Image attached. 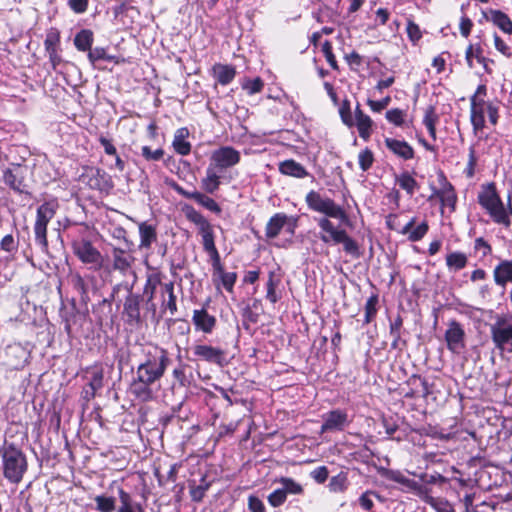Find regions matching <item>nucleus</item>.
Masks as SVG:
<instances>
[{
    "label": "nucleus",
    "instance_id": "f257e3e1",
    "mask_svg": "<svg viewBox=\"0 0 512 512\" xmlns=\"http://www.w3.org/2000/svg\"><path fill=\"white\" fill-rule=\"evenodd\" d=\"M144 359L136 370V376L142 383H152L159 381L170 362L168 353L165 349L148 345L143 349Z\"/></svg>",
    "mask_w": 512,
    "mask_h": 512
},
{
    "label": "nucleus",
    "instance_id": "f03ea898",
    "mask_svg": "<svg viewBox=\"0 0 512 512\" xmlns=\"http://www.w3.org/2000/svg\"><path fill=\"white\" fill-rule=\"evenodd\" d=\"M478 203L487 211L495 223L505 227L510 226L512 207L511 205L507 208L504 206L494 182L482 185L481 191L478 194Z\"/></svg>",
    "mask_w": 512,
    "mask_h": 512
},
{
    "label": "nucleus",
    "instance_id": "7ed1b4c3",
    "mask_svg": "<svg viewBox=\"0 0 512 512\" xmlns=\"http://www.w3.org/2000/svg\"><path fill=\"white\" fill-rule=\"evenodd\" d=\"M0 455L4 477L13 484L20 483L28 468L24 453L14 444H10L0 451Z\"/></svg>",
    "mask_w": 512,
    "mask_h": 512
},
{
    "label": "nucleus",
    "instance_id": "20e7f679",
    "mask_svg": "<svg viewBox=\"0 0 512 512\" xmlns=\"http://www.w3.org/2000/svg\"><path fill=\"white\" fill-rule=\"evenodd\" d=\"M308 208L312 211L324 214L326 217L339 220L341 223L349 221L346 211L333 199L322 196L319 192L311 190L305 197Z\"/></svg>",
    "mask_w": 512,
    "mask_h": 512
},
{
    "label": "nucleus",
    "instance_id": "39448f33",
    "mask_svg": "<svg viewBox=\"0 0 512 512\" xmlns=\"http://www.w3.org/2000/svg\"><path fill=\"white\" fill-rule=\"evenodd\" d=\"M491 339L501 352H512V316H499L490 325Z\"/></svg>",
    "mask_w": 512,
    "mask_h": 512
},
{
    "label": "nucleus",
    "instance_id": "423d86ee",
    "mask_svg": "<svg viewBox=\"0 0 512 512\" xmlns=\"http://www.w3.org/2000/svg\"><path fill=\"white\" fill-rule=\"evenodd\" d=\"M187 218L198 227L205 252L216 249L214 231L209 221L200 212L194 209L187 212Z\"/></svg>",
    "mask_w": 512,
    "mask_h": 512
},
{
    "label": "nucleus",
    "instance_id": "0eeeda50",
    "mask_svg": "<svg viewBox=\"0 0 512 512\" xmlns=\"http://www.w3.org/2000/svg\"><path fill=\"white\" fill-rule=\"evenodd\" d=\"M240 152L231 146H222L211 154L210 164L219 171L226 170L240 162Z\"/></svg>",
    "mask_w": 512,
    "mask_h": 512
},
{
    "label": "nucleus",
    "instance_id": "6e6552de",
    "mask_svg": "<svg viewBox=\"0 0 512 512\" xmlns=\"http://www.w3.org/2000/svg\"><path fill=\"white\" fill-rule=\"evenodd\" d=\"M74 254L85 264L102 267V255L88 240H79L72 243Z\"/></svg>",
    "mask_w": 512,
    "mask_h": 512
},
{
    "label": "nucleus",
    "instance_id": "1a4fd4ad",
    "mask_svg": "<svg viewBox=\"0 0 512 512\" xmlns=\"http://www.w3.org/2000/svg\"><path fill=\"white\" fill-rule=\"evenodd\" d=\"M107 259L111 264V270L119 271L123 276L134 274L132 265L135 261L134 256L121 248L113 247Z\"/></svg>",
    "mask_w": 512,
    "mask_h": 512
},
{
    "label": "nucleus",
    "instance_id": "9d476101",
    "mask_svg": "<svg viewBox=\"0 0 512 512\" xmlns=\"http://www.w3.org/2000/svg\"><path fill=\"white\" fill-rule=\"evenodd\" d=\"M54 216V210L48 204H42L37 209L34 226L35 239L44 248H47V225Z\"/></svg>",
    "mask_w": 512,
    "mask_h": 512
},
{
    "label": "nucleus",
    "instance_id": "9b49d317",
    "mask_svg": "<svg viewBox=\"0 0 512 512\" xmlns=\"http://www.w3.org/2000/svg\"><path fill=\"white\" fill-rule=\"evenodd\" d=\"M464 338L465 332L461 324L455 320L450 321L445 332L447 348L453 353H461L465 347Z\"/></svg>",
    "mask_w": 512,
    "mask_h": 512
},
{
    "label": "nucleus",
    "instance_id": "f8f14e48",
    "mask_svg": "<svg viewBox=\"0 0 512 512\" xmlns=\"http://www.w3.org/2000/svg\"><path fill=\"white\" fill-rule=\"evenodd\" d=\"M193 354L202 361L216 364L220 367L225 364V352L221 348L206 344H197L193 347Z\"/></svg>",
    "mask_w": 512,
    "mask_h": 512
},
{
    "label": "nucleus",
    "instance_id": "ddd939ff",
    "mask_svg": "<svg viewBox=\"0 0 512 512\" xmlns=\"http://www.w3.org/2000/svg\"><path fill=\"white\" fill-rule=\"evenodd\" d=\"M330 217H320L316 222L320 228L319 238L325 244H338L339 238L346 232L344 229L337 228Z\"/></svg>",
    "mask_w": 512,
    "mask_h": 512
},
{
    "label": "nucleus",
    "instance_id": "4468645a",
    "mask_svg": "<svg viewBox=\"0 0 512 512\" xmlns=\"http://www.w3.org/2000/svg\"><path fill=\"white\" fill-rule=\"evenodd\" d=\"M323 424L321 433L328 431H342L348 424V415L346 412L336 409L323 415Z\"/></svg>",
    "mask_w": 512,
    "mask_h": 512
},
{
    "label": "nucleus",
    "instance_id": "2eb2a0df",
    "mask_svg": "<svg viewBox=\"0 0 512 512\" xmlns=\"http://www.w3.org/2000/svg\"><path fill=\"white\" fill-rule=\"evenodd\" d=\"M85 177L88 178V185L92 189L108 192L113 188L111 177L102 169L89 168Z\"/></svg>",
    "mask_w": 512,
    "mask_h": 512
},
{
    "label": "nucleus",
    "instance_id": "dca6fc26",
    "mask_svg": "<svg viewBox=\"0 0 512 512\" xmlns=\"http://www.w3.org/2000/svg\"><path fill=\"white\" fill-rule=\"evenodd\" d=\"M487 104L485 100L476 102L475 98H470V119L475 131H481L485 127Z\"/></svg>",
    "mask_w": 512,
    "mask_h": 512
},
{
    "label": "nucleus",
    "instance_id": "f3484780",
    "mask_svg": "<svg viewBox=\"0 0 512 512\" xmlns=\"http://www.w3.org/2000/svg\"><path fill=\"white\" fill-rule=\"evenodd\" d=\"M384 142L387 149L397 157L403 160H410L414 157V149L406 141L387 137Z\"/></svg>",
    "mask_w": 512,
    "mask_h": 512
},
{
    "label": "nucleus",
    "instance_id": "a211bd4d",
    "mask_svg": "<svg viewBox=\"0 0 512 512\" xmlns=\"http://www.w3.org/2000/svg\"><path fill=\"white\" fill-rule=\"evenodd\" d=\"M192 321L197 330L206 334L211 333L216 326V318L205 309L194 310Z\"/></svg>",
    "mask_w": 512,
    "mask_h": 512
},
{
    "label": "nucleus",
    "instance_id": "6ab92c4d",
    "mask_svg": "<svg viewBox=\"0 0 512 512\" xmlns=\"http://www.w3.org/2000/svg\"><path fill=\"white\" fill-rule=\"evenodd\" d=\"M433 197L439 198L442 207H448L451 211L455 210L457 196L453 186L450 183L445 182L440 189L434 190L429 200H431Z\"/></svg>",
    "mask_w": 512,
    "mask_h": 512
},
{
    "label": "nucleus",
    "instance_id": "aec40b11",
    "mask_svg": "<svg viewBox=\"0 0 512 512\" xmlns=\"http://www.w3.org/2000/svg\"><path fill=\"white\" fill-rule=\"evenodd\" d=\"M139 230V249H150L152 244L157 241V230L152 224L146 221L138 223Z\"/></svg>",
    "mask_w": 512,
    "mask_h": 512
},
{
    "label": "nucleus",
    "instance_id": "412c9836",
    "mask_svg": "<svg viewBox=\"0 0 512 512\" xmlns=\"http://www.w3.org/2000/svg\"><path fill=\"white\" fill-rule=\"evenodd\" d=\"M141 298L137 294L130 293L124 303V314L128 323H139Z\"/></svg>",
    "mask_w": 512,
    "mask_h": 512
},
{
    "label": "nucleus",
    "instance_id": "4be33fe9",
    "mask_svg": "<svg viewBox=\"0 0 512 512\" xmlns=\"http://www.w3.org/2000/svg\"><path fill=\"white\" fill-rule=\"evenodd\" d=\"M221 171L216 169V167L208 165L206 169V175L201 180V188L209 194H213L219 189L221 184Z\"/></svg>",
    "mask_w": 512,
    "mask_h": 512
},
{
    "label": "nucleus",
    "instance_id": "5701e85b",
    "mask_svg": "<svg viewBox=\"0 0 512 512\" xmlns=\"http://www.w3.org/2000/svg\"><path fill=\"white\" fill-rule=\"evenodd\" d=\"M119 505L116 512H145L144 507L133 500L130 493L122 488L118 489Z\"/></svg>",
    "mask_w": 512,
    "mask_h": 512
},
{
    "label": "nucleus",
    "instance_id": "b1692460",
    "mask_svg": "<svg viewBox=\"0 0 512 512\" xmlns=\"http://www.w3.org/2000/svg\"><path fill=\"white\" fill-rule=\"evenodd\" d=\"M354 124L357 126L359 136L364 140H368L372 133L373 122L371 118L364 114V112L360 109L359 104L355 109Z\"/></svg>",
    "mask_w": 512,
    "mask_h": 512
},
{
    "label": "nucleus",
    "instance_id": "393cba45",
    "mask_svg": "<svg viewBox=\"0 0 512 512\" xmlns=\"http://www.w3.org/2000/svg\"><path fill=\"white\" fill-rule=\"evenodd\" d=\"M288 217L285 213H276L266 224L265 235L268 239L276 238L285 226Z\"/></svg>",
    "mask_w": 512,
    "mask_h": 512
},
{
    "label": "nucleus",
    "instance_id": "a878e982",
    "mask_svg": "<svg viewBox=\"0 0 512 512\" xmlns=\"http://www.w3.org/2000/svg\"><path fill=\"white\" fill-rule=\"evenodd\" d=\"M189 136V131L187 128L182 127L176 130L174 139H173V148L174 150L182 155H188L191 151V144L186 141V138Z\"/></svg>",
    "mask_w": 512,
    "mask_h": 512
},
{
    "label": "nucleus",
    "instance_id": "bb28decb",
    "mask_svg": "<svg viewBox=\"0 0 512 512\" xmlns=\"http://www.w3.org/2000/svg\"><path fill=\"white\" fill-rule=\"evenodd\" d=\"M489 18L495 26H497L504 33L512 34V20L510 17L501 10L492 9L489 11Z\"/></svg>",
    "mask_w": 512,
    "mask_h": 512
},
{
    "label": "nucleus",
    "instance_id": "cd10ccee",
    "mask_svg": "<svg viewBox=\"0 0 512 512\" xmlns=\"http://www.w3.org/2000/svg\"><path fill=\"white\" fill-rule=\"evenodd\" d=\"M213 73L221 85H227L234 79L236 71L233 66L216 64L213 67Z\"/></svg>",
    "mask_w": 512,
    "mask_h": 512
},
{
    "label": "nucleus",
    "instance_id": "c85d7f7f",
    "mask_svg": "<svg viewBox=\"0 0 512 512\" xmlns=\"http://www.w3.org/2000/svg\"><path fill=\"white\" fill-rule=\"evenodd\" d=\"M279 170L284 175L297 178H303L308 174L306 169L294 160H286L282 162L279 166Z\"/></svg>",
    "mask_w": 512,
    "mask_h": 512
},
{
    "label": "nucleus",
    "instance_id": "c756f323",
    "mask_svg": "<svg viewBox=\"0 0 512 512\" xmlns=\"http://www.w3.org/2000/svg\"><path fill=\"white\" fill-rule=\"evenodd\" d=\"M495 282L504 285L512 281V261L501 262L494 270Z\"/></svg>",
    "mask_w": 512,
    "mask_h": 512
},
{
    "label": "nucleus",
    "instance_id": "7c9ffc66",
    "mask_svg": "<svg viewBox=\"0 0 512 512\" xmlns=\"http://www.w3.org/2000/svg\"><path fill=\"white\" fill-rule=\"evenodd\" d=\"M152 383H142L139 381V377H135L130 390L133 395H135L138 399L142 401H147L152 397V391L150 386Z\"/></svg>",
    "mask_w": 512,
    "mask_h": 512
},
{
    "label": "nucleus",
    "instance_id": "2f4dec72",
    "mask_svg": "<svg viewBox=\"0 0 512 512\" xmlns=\"http://www.w3.org/2000/svg\"><path fill=\"white\" fill-rule=\"evenodd\" d=\"M189 196L191 197V200H194L195 202H197L201 206L205 207L209 211L215 212V213L221 212L220 206L211 197H209L201 192H198L196 190L192 191V194H190Z\"/></svg>",
    "mask_w": 512,
    "mask_h": 512
},
{
    "label": "nucleus",
    "instance_id": "473e14b6",
    "mask_svg": "<svg viewBox=\"0 0 512 512\" xmlns=\"http://www.w3.org/2000/svg\"><path fill=\"white\" fill-rule=\"evenodd\" d=\"M415 220V218H411L405 225L400 226L398 223V216L395 214H390L386 218V224L390 229L395 230L400 234L406 235L410 232L411 228L415 226Z\"/></svg>",
    "mask_w": 512,
    "mask_h": 512
},
{
    "label": "nucleus",
    "instance_id": "72a5a7b5",
    "mask_svg": "<svg viewBox=\"0 0 512 512\" xmlns=\"http://www.w3.org/2000/svg\"><path fill=\"white\" fill-rule=\"evenodd\" d=\"M439 120V116L437 115L435 108L433 106L427 107L425 110V115L423 118V123L426 126L429 135L433 140L436 139V123Z\"/></svg>",
    "mask_w": 512,
    "mask_h": 512
},
{
    "label": "nucleus",
    "instance_id": "f704fd0d",
    "mask_svg": "<svg viewBox=\"0 0 512 512\" xmlns=\"http://www.w3.org/2000/svg\"><path fill=\"white\" fill-rule=\"evenodd\" d=\"M396 183L410 196L415 193V190L418 187L417 181L408 172H403L400 175H397Z\"/></svg>",
    "mask_w": 512,
    "mask_h": 512
},
{
    "label": "nucleus",
    "instance_id": "c9c22d12",
    "mask_svg": "<svg viewBox=\"0 0 512 512\" xmlns=\"http://www.w3.org/2000/svg\"><path fill=\"white\" fill-rule=\"evenodd\" d=\"M94 501L98 512H116L117 507L114 497L102 494L95 496Z\"/></svg>",
    "mask_w": 512,
    "mask_h": 512
},
{
    "label": "nucleus",
    "instance_id": "e433bc0d",
    "mask_svg": "<svg viewBox=\"0 0 512 512\" xmlns=\"http://www.w3.org/2000/svg\"><path fill=\"white\" fill-rule=\"evenodd\" d=\"M93 42V34L90 30H81L74 38V45L80 51H89Z\"/></svg>",
    "mask_w": 512,
    "mask_h": 512
},
{
    "label": "nucleus",
    "instance_id": "4c0bfd02",
    "mask_svg": "<svg viewBox=\"0 0 512 512\" xmlns=\"http://www.w3.org/2000/svg\"><path fill=\"white\" fill-rule=\"evenodd\" d=\"M466 264L467 256L462 252H452L446 256V265L450 270H461Z\"/></svg>",
    "mask_w": 512,
    "mask_h": 512
},
{
    "label": "nucleus",
    "instance_id": "58836bf2",
    "mask_svg": "<svg viewBox=\"0 0 512 512\" xmlns=\"http://www.w3.org/2000/svg\"><path fill=\"white\" fill-rule=\"evenodd\" d=\"M162 292L168 295V300H163L162 307L169 309L171 315H174L177 311L176 296L174 294V284L172 282L163 284Z\"/></svg>",
    "mask_w": 512,
    "mask_h": 512
},
{
    "label": "nucleus",
    "instance_id": "ea45409f",
    "mask_svg": "<svg viewBox=\"0 0 512 512\" xmlns=\"http://www.w3.org/2000/svg\"><path fill=\"white\" fill-rule=\"evenodd\" d=\"M103 377L102 370H95L92 372V376L88 384L89 390L85 391L88 397L93 398L96 392L103 387Z\"/></svg>",
    "mask_w": 512,
    "mask_h": 512
},
{
    "label": "nucleus",
    "instance_id": "a19ab883",
    "mask_svg": "<svg viewBox=\"0 0 512 512\" xmlns=\"http://www.w3.org/2000/svg\"><path fill=\"white\" fill-rule=\"evenodd\" d=\"M343 244V248H344V251L353 256V257H359L360 256V252H359V246L357 244V242L352 239L348 234L347 232H345L338 240V244Z\"/></svg>",
    "mask_w": 512,
    "mask_h": 512
},
{
    "label": "nucleus",
    "instance_id": "79ce46f5",
    "mask_svg": "<svg viewBox=\"0 0 512 512\" xmlns=\"http://www.w3.org/2000/svg\"><path fill=\"white\" fill-rule=\"evenodd\" d=\"M280 283V279L276 277L274 272L269 273L268 281H267V294L266 298L271 303H276L279 299V296L276 293V288Z\"/></svg>",
    "mask_w": 512,
    "mask_h": 512
},
{
    "label": "nucleus",
    "instance_id": "37998d69",
    "mask_svg": "<svg viewBox=\"0 0 512 512\" xmlns=\"http://www.w3.org/2000/svg\"><path fill=\"white\" fill-rule=\"evenodd\" d=\"M213 275L214 277L218 276L220 283L228 292L233 291V287L237 279V274L235 272H225L224 268H222V272H216L213 273Z\"/></svg>",
    "mask_w": 512,
    "mask_h": 512
},
{
    "label": "nucleus",
    "instance_id": "c03bdc74",
    "mask_svg": "<svg viewBox=\"0 0 512 512\" xmlns=\"http://www.w3.org/2000/svg\"><path fill=\"white\" fill-rule=\"evenodd\" d=\"M406 116L407 112L398 108L390 109L385 114L387 121L398 127H401L405 124Z\"/></svg>",
    "mask_w": 512,
    "mask_h": 512
},
{
    "label": "nucleus",
    "instance_id": "a18cd8bd",
    "mask_svg": "<svg viewBox=\"0 0 512 512\" xmlns=\"http://www.w3.org/2000/svg\"><path fill=\"white\" fill-rule=\"evenodd\" d=\"M3 181L6 185L11 187L17 192H23V181L13 173L12 170L7 169L3 174Z\"/></svg>",
    "mask_w": 512,
    "mask_h": 512
},
{
    "label": "nucleus",
    "instance_id": "49530a36",
    "mask_svg": "<svg viewBox=\"0 0 512 512\" xmlns=\"http://www.w3.org/2000/svg\"><path fill=\"white\" fill-rule=\"evenodd\" d=\"M385 476L390 479V480H393L397 483H400V484H403L409 488H416L417 487V482H415L414 480H411V479H408L406 478L401 472L399 471H393V470H385Z\"/></svg>",
    "mask_w": 512,
    "mask_h": 512
},
{
    "label": "nucleus",
    "instance_id": "de8ad7c7",
    "mask_svg": "<svg viewBox=\"0 0 512 512\" xmlns=\"http://www.w3.org/2000/svg\"><path fill=\"white\" fill-rule=\"evenodd\" d=\"M279 482L282 484V489L285 491V494H294L298 495L303 492L302 486L294 481L292 478L282 477Z\"/></svg>",
    "mask_w": 512,
    "mask_h": 512
},
{
    "label": "nucleus",
    "instance_id": "09e8293b",
    "mask_svg": "<svg viewBox=\"0 0 512 512\" xmlns=\"http://www.w3.org/2000/svg\"><path fill=\"white\" fill-rule=\"evenodd\" d=\"M429 226L426 221H423L415 228H411L410 232L407 234L408 239L412 242L420 241L428 232Z\"/></svg>",
    "mask_w": 512,
    "mask_h": 512
},
{
    "label": "nucleus",
    "instance_id": "8fccbe9b",
    "mask_svg": "<svg viewBox=\"0 0 512 512\" xmlns=\"http://www.w3.org/2000/svg\"><path fill=\"white\" fill-rule=\"evenodd\" d=\"M401 327H402V318L398 316L393 322L390 323V335L393 338L391 343L392 348L398 347V342L401 338Z\"/></svg>",
    "mask_w": 512,
    "mask_h": 512
},
{
    "label": "nucleus",
    "instance_id": "3c124183",
    "mask_svg": "<svg viewBox=\"0 0 512 512\" xmlns=\"http://www.w3.org/2000/svg\"><path fill=\"white\" fill-rule=\"evenodd\" d=\"M377 303L378 298L377 296H371L365 304V323L368 324L372 321V319L375 317L377 313Z\"/></svg>",
    "mask_w": 512,
    "mask_h": 512
},
{
    "label": "nucleus",
    "instance_id": "603ef678",
    "mask_svg": "<svg viewBox=\"0 0 512 512\" xmlns=\"http://www.w3.org/2000/svg\"><path fill=\"white\" fill-rule=\"evenodd\" d=\"M339 113L343 123L349 127L354 125V119L351 114L350 102L345 99L339 108Z\"/></svg>",
    "mask_w": 512,
    "mask_h": 512
},
{
    "label": "nucleus",
    "instance_id": "864d4df0",
    "mask_svg": "<svg viewBox=\"0 0 512 512\" xmlns=\"http://www.w3.org/2000/svg\"><path fill=\"white\" fill-rule=\"evenodd\" d=\"M374 161L373 153L369 149H364L359 153L358 162L363 171L370 169Z\"/></svg>",
    "mask_w": 512,
    "mask_h": 512
},
{
    "label": "nucleus",
    "instance_id": "5fc2aeb1",
    "mask_svg": "<svg viewBox=\"0 0 512 512\" xmlns=\"http://www.w3.org/2000/svg\"><path fill=\"white\" fill-rule=\"evenodd\" d=\"M322 52L326 58V61L331 66V68L334 70H338V64H337L335 55L333 54V51H332V44L328 40H326L322 44Z\"/></svg>",
    "mask_w": 512,
    "mask_h": 512
},
{
    "label": "nucleus",
    "instance_id": "6e6d98bb",
    "mask_svg": "<svg viewBox=\"0 0 512 512\" xmlns=\"http://www.w3.org/2000/svg\"><path fill=\"white\" fill-rule=\"evenodd\" d=\"M202 482V484L191 487L190 489V496L193 501L200 502L209 488V484L206 483L204 479H202Z\"/></svg>",
    "mask_w": 512,
    "mask_h": 512
},
{
    "label": "nucleus",
    "instance_id": "4d7b16f0",
    "mask_svg": "<svg viewBox=\"0 0 512 512\" xmlns=\"http://www.w3.org/2000/svg\"><path fill=\"white\" fill-rule=\"evenodd\" d=\"M287 495L283 489H276L268 496V502L273 507H279L286 501Z\"/></svg>",
    "mask_w": 512,
    "mask_h": 512
},
{
    "label": "nucleus",
    "instance_id": "13d9d810",
    "mask_svg": "<svg viewBox=\"0 0 512 512\" xmlns=\"http://www.w3.org/2000/svg\"><path fill=\"white\" fill-rule=\"evenodd\" d=\"M347 479L344 475H337L331 478L329 488L333 492H343L346 489Z\"/></svg>",
    "mask_w": 512,
    "mask_h": 512
},
{
    "label": "nucleus",
    "instance_id": "bf43d9fd",
    "mask_svg": "<svg viewBox=\"0 0 512 512\" xmlns=\"http://www.w3.org/2000/svg\"><path fill=\"white\" fill-rule=\"evenodd\" d=\"M264 83L263 81L257 77L252 80H247L243 84V89L248 92V94L252 95L255 93H259L263 89Z\"/></svg>",
    "mask_w": 512,
    "mask_h": 512
},
{
    "label": "nucleus",
    "instance_id": "052dcab7",
    "mask_svg": "<svg viewBox=\"0 0 512 512\" xmlns=\"http://www.w3.org/2000/svg\"><path fill=\"white\" fill-rule=\"evenodd\" d=\"M407 35L410 41L413 43L418 42L422 37V32L420 30V27L413 21L409 20L407 22Z\"/></svg>",
    "mask_w": 512,
    "mask_h": 512
},
{
    "label": "nucleus",
    "instance_id": "680f3d73",
    "mask_svg": "<svg viewBox=\"0 0 512 512\" xmlns=\"http://www.w3.org/2000/svg\"><path fill=\"white\" fill-rule=\"evenodd\" d=\"M477 164L476 152L473 146L469 148L468 163L465 168V174L468 178H472L475 174V167Z\"/></svg>",
    "mask_w": 512,
    "mask_h": 512
},
{
    "label": "nucleus",
    "instance_id": "e2e57ef3",
    "mask_svg": "<svg viewBox=\"0 0 512 512\" xmlns=\"http://www.w3.org/2000/svg\"><path fill=\"white\" fill-rule=\"evenodd\" d=\"M474 56L477 58L479 62L483 60V58L481 57V48L479 46L474 47L473 45H469L465 53L466 62L469 68H473Z\"/></svg>",
    "mask_w": 512,
    "mask_h": 512
},
{
    "label": "nucleus",
    "instance_id": "0e129e2a",
    "mask_svg": "<svg viewBox=\"0 0 512 512\" xmlns=\"http://www.w3.org/2000/svg\"><path fill=\"white\" fill-rule=\"evenodd\" d=\"M141 151L142 156L148 161H158L164 155V151L162 149H156L153 151L149 146H143Z\"/></svg>",
    "mask_w": 512,
    "mask_h": 512
},
{
    "label": "nucleus",
    "instance_id": "69168bd1",
    "mask_svg": "<svg viewBox=\"0 0 512 512\" xmlns=\"http://www.w3.org/2000/svg\"><path fill=\"white\" fill-rule=\"evenodd\" d=\"M58 42H59L58 32L57 31L49 32L44 41V46H45L46 52H49L51 50H57Z\"/></svg>",
    "mask_w": 512,
    "mask_h": 512
},
{
    "label": "nucleus",
    "instance_id": "338daca9",
    "mask_svg": "<svg viewBox=\"0 0 512 512\" xmlns=\"http://www.w3.org/2000/svg\"><path fill=\"white\" fill-rule=\"evenodd\" d=\"M329 472L326 466H320L311 472V477L318 483H324L328 478Z\"/></svg>",
    "mask_w": 512,
    "mask_h": 512
},
{
    "label": "nucleus",
    "instance_id": "774afa93",
    "mask_svg": "<svg viewBox=\"0 0 512 512\" xmlns=\"http://www.w3.org/2000/svg\"><path fill=\"white\" fill-rule=\"evenodd\" d=\"M248 508L251 512H265V506L263 502L256 496H249Z\"/></svg>",
    "mask_w": 512,
    "mask_h": 512
}]
</instances>
